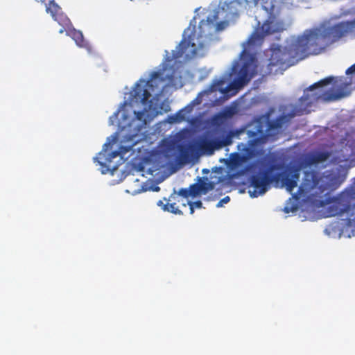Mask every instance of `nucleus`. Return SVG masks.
<instances>
[{
	"mask_svg": "<svg viewBox=\"0 0 355 355\" xmlns=\"http://www.w3.org/2000/svg\"><path fill=\"white\" fill-rule=\"evenodd\" d=\"M339 150L334 153L328 151H314L311 153H323L327 157L315 164L308 166L302 169L317 174L318 183L313 190L317 194L338 189L347 178V168L355 166V138L353 135H347Z\"/></svg>",
	"mask_w": 355,
	"mask_h": 355,
	"instance_id": "3",
	"label": "nucleus"
},
{
	"mask_svg": "<svg viewBox=\"0 0 355 355\" xmlns=\"http://www.w3.org/2000/svg\"><path fill=\"white\" fill-rule=\"evenodd\" d=\"M200 9V8H196L195 12H197Z\"/></svg>",
	"mask_w": 355,
	"mask_h": 355,
	"instance_id": "28",
	"label": "nucleus"
},
{
	"mask_svg": "<svg viewBox=\"0 0 355 355\" xmlns=\"http://www.w3.org/2000/svg\"><path fill=\"white\" fill-rule=\"evenodd\" d=\"M311 54L303 35L291 36L286 40L284 47L272 44L266 55H270L268 66H278L284 70L293 64V60H301Z\"/></svg>",
	"mask_w": 355,
	"mask_h": 355,
	"instance_id": "6",
	"label": "nucleus"
},
{
	"mask_svg": "<svg viewBox=\"0 0 355 355\" xmlns=\"http://www.w3.org/2000/svg\"><path fill=\"white\" fill-rule=\"evenodd\" d=\"M189 190L190 196L196 197L201 194L198 184H191L189 187Z\"/></svg>",
	"mask_w": 355,
	"mask_h": 355,
	"instance_id": "18",
	"label": "nucleus"
},
{
	"mask_svg": "<svg viewBox=\"0 0 355 355\" xmlns=\"http://www.w3.org/2000/svg\"><path fill=\"white\" fill-rule=\"evenodd\" d=\"M178 194L184 198L190 196L189 190L188 189H180L178 191Z\"/></svg>",
	"mask_w": 355,
	"mask_h": 355,
	"instance_id": "23",
	"label": "nucleus"
},
{
	"mask_svg": "<svg viewBox=\"0 0 355 355\" xmlns=\"http://www.w3.org/2000/svg\"><path fill=\"white\" fill-rule=\"evenodd\" d=\"M235 112L233 108H226L223 110L222 115L225 117H231L234 114Z\"/></svg>",
	"mask_w": 355,
	"mask_h": 355,
	"instance_id": "21",
	"label": "nucleus"
},
{
	"mask_svg": "<svg viewBox=\"0 0 355 355\" xmlns=\"http://www.w3.org/2000/svg\"><path fill=\"white\" fill-rule=\"evenodd\" d=\"M329 80L330 78H327L310 85L304 90L303 96L295 105H285L282 110V114L280 116L274 120L266 119V125L263 129L264 144L277 139L283 128L287 126L294 116L310 112L315 103L334 100L346 94L347 92L340 90L336 93L329 91L328 89Z\"/></svg>",
	"mask_w": 355,
	"mask_h": 355,
	"instance_id": "4",
	"label": "nucleus"
},
{
	"mask_svg": "<svg viewBox=\"0 0 355 355\" xmlns=\"http://www.w3.org/2000/svg\"><path fill=\"white\" fill-rule=\"evenodd\" d=\"M324 233L332 238H340L343 234V230L341 229L338 222H336L329 225L324 230Z\"/></svg>",
	"mask_w": 355,
	"mask_h": 355,
	"instance_id": "14",
	"label": "nucleus"
},
{
	"mask_svg": "<svg viewBox=\"0 0 355 355\" xmlns=\"http://www.w3.org/2000/svg\"><path fill=\"white\" fill-rule=\"evenodd\" d=\"M165 205L166 204H164L162 200H159L157 202V205L158 207H160L163 210H164V207Z\"/></svg>",
	"mask_w": 355,
	"mask_h": 355,
	"instance_id": "25",
	"label": "nucleus"
},
{
	"mask_svg": "<svg viewBox=\"0 0 355 355\" xmlns=\"http://www.w3.org/2000/svg\"><path fill=\"white\" fill-rule=\"evenodd\" d=\"M345 223L347 226H351L353 222L351 219L349 218V219L345 220Z\"/></svg>",
	"mask_w": 355,
	"mask_h": 355,
	"instance_id": "26",
	"label": "nucleus"
},
{
	"mask_svg": "<svg viewBox=\"0 0 355 355\" xmlns=\"http://www.w3.org/2000/svg\"><path fill=\"white\" fill-rule=\"evenodd\" d=\"M302 182L296 193H291L292 196L286 201L284 211L286 214L296 212L301 202H314L313 198L315 189L318 183L317 174L314 172L304 171Z\"/></svg>",
	"mask_w": 355,
	"mask_h": 355,
	"instance_id": "9",
	"label": "nucleus"
},
{
	"mask_svg": "<svg viewBox=\"0 0 355 355\" xmlns=\"http://www.w3.org/2000/svg\"><path fill=\"white\" fill-rule=\"evenodd\" d=\"M189 209H190V213L192 214L194 213V207L192 206L191 203H189Z\"/></svg>",
	"mask_w": 355,
	"mask_h": 355,
	"instance_id": "27",
	"label": "nucleus"
},
{
	"mask_svg": "<svg viewBox=\"0 0 355 355\" xmlns=\"http://www.w3.org/2000/svg\"><path fill=\"white\" fill-rule=\"evenodd\" d=\"M178 141L175 137L164 138L159 142L160 152L166 156H168L174 150L178 149Z\"/></svg>",
	"mask_w": 355,
	"mask_h": 355,
	"instance_id": "13",
	"label": "nucleus"
},
{
	"mask_svg": "<svg viewBox=\"0 0 355 355\" xmlns=\"http://www.w3.org/2000/svg\"><path fill=\"white\" fill-rule=\"evenodd\" d=\"M241 132L242 130H230L225 135L213 139L205 135L200 137L194 142L198 156L202 155H211L215 150L231 145L233 138L239 137Z\"/></svg>",
	"mask_w": 355,
	"mask_h": 355,
	"instance_id": "10",
	"label": "nucleus"
},
{
	"mask_svg": "<svg viewBox=\"0 0 355 355\" xmlns=\"http://www.w3.org/2000/svg\"><path fill=\"white\" fill-rule=\"evenodd\" d=\"M327 157L323 153H306L293 164L283 168L282 164L275 162H261L259 171L249 178L248 193L252 198L264 195L273 182L280 183L288 193L297 186L302 168L312 165Z\"/></svg>",
	"mask_w": 355,
	"mask_h": 355,
	"instance_id": "2",
	"label": "nucleus"
},
{
	"mask_svg": "<svg viewBox=\"0 0 355 355\" xmlns=\"http://www.w3.org/2000/svg\"><path fill=\"white\" fill-rule=\"evenodd\" d=\"M355 33V19L352 21L334 23L325 21L318 27L306 30L303 37L311 54L321 53L327 46L349 33Z\"/></svg>",
	"mask_w": 355,
	"mask_h": 355,
	"instance_id": "5",
	"label": "nucleus"
},
{
	"mask_svg": "<svg viewBox=\"0 0 355 355\" xmlns=\"http://www.w3.org/2000/svg\"><path fill=\"white\" fill-rule=\"evenodd\" d=\"M164 211L178 215L182 214V211L175 206V203H166L164 207Z\"/></svg>",
	"mask_w": 355,
	"mask_h": 355,
	"instance_id": "17",
	"label": "nucleus"
},
{
	"mask_svg": "<svg viewBox=\"0 0 355 355\" xmlns=\"http://www.w3.org/2000/svg\"><path fill=\"white\" fill-rule=\"evenodd\" d=\"M198 71L199 73V80H202L209 76L211 72V69H208L205 67L199 69Z\"/></svg>",
	"mask_w": 355,
	"mask_h": 355,
	"instance_id": "19",
	"label": "nucleus"
},
{
	"mask_svg": "<svg viewBox=\"0 0 355 355\" xmlns=\"http://www.w3.org/2000/svg\"><path fill=\"white\" fill-rule=\"evenodd\" d=\"M192 206L194 207V208H198V209H200L202 207V203L201 201L200 200H198V201H196V202H190Z\"/></svg>",
	"mask_w": 355,
	"mask_h": 355,
	"instance_id": "24",
	"label": "nucleus"
},
{
	"mask_svg": "<svg viewBox=\"0 0 355 355\" xmlns=\"http://www.w3.org/2000/svg\"><path fill=\"white\" fill-rule=\"evenodd\" d=\"M259 1L220 0L218 7L209 13L206 20L202 19L198 28L196 27V17H193L189 26L183 31L182 40L172 50L171 55L165 50L162 62L145 73L131 90L124 94L123 101L109 117L108 125L116 126L117 130L107 138L101 151L94 157L102 174H113L123 164L127 153L139 149L136 146L146 139L147 128L153 119L171 110L169 105L162 101V96L169 88L183 87L184 64L207 53L213 35L224 30L230 21L237 17L239 5L257 6ZM298 1L270 0L261 3V8L266 11L268 18L243 43V51L239 58L232 63L229 74L230 77L235 75L233 80L224 87L227 81L225 78L214 79L187 105L157 123L156 130L162 129L166 123H180L185 121L193 125L199 120L198 117H191V114L194 107L202 103L205 96L216 91L226 96H234L246 85L257 73V53L264 36L284 29V24L273 15L275 8L279 4L293 6Z\"/></svg>",
	"mask_w": 355,
	"mask_h": 355,
	"instance_id": "1",
	"label": "nucleus"
},
{
	"mask_svg": "<svg viewBox=\"0 0 355 355\" xmlns=\"http://www.w3.org/2000/svg\"><path fill=\"white\" fill-rule=\"evenodd\" d=\"M346 75H352L351 77H334V76H329L327 78H324V79L320 80V81H322L327 78H330L329 80V85L328 87V89L331 92L336 93L337 91H343L345 92H347L346 94H345L343 96L338 98L334 100L328 101L327 102L334 101L339 100L340 98H345L348 96L352 89H354V81L353 79L355 77V63L352 64L351 67H349L345 71Z\"/></svg>",
	"mask_w": 355,
	"mask_h": 355,
	"instance_id": "11",
	"label": "nucleus"
},
{
	"mask_svg": "<svg viewBox=\"0 0 355 355\" xmlns=\"http://www.w3.org/2000/svg\"><path fill=\"white\" fill-rule=\"evenodd\" d=\"M160 190V188L155 184L150 183V184H144L141 187H139L138 189H125V192L127 193H130L132 196L137 195L139 193H141V192L147 191H159Z\"/></svg>",
	"mask_w": 355,
	"mask_h": 355,
	"instance_id": "15",
	"label": "nucleus"
},
{
	"mask_svg": "<svg viewBox=\"0 0 355 355\" xmlns=\"http://www.w3.org/2000/svg\"><path fill=\"white\" fill-rule=\"evenodd\" d=\"M198 187L201 194H206L209 191H211L214 188V184L212 182H200L198 183Z\"/></svg>",
	"mask_w": 355,
	"mask_h": 355,
	"instance_id": "16",
	"label": "nucleus"
},
{
	"mask_svg": "<svg viewBox=\"0 0 355 355\" xmlns=\"http://www.w3.org/2000/svg\"><path fill=\"white\" fill-rule=\"evenodd\" d=\"M36 1L45 6L46 13L49 14L53 19L61 26L58 31L59 33L62 34L65 32L66 35L69 36L78 47L86 49L89 55H98L93 50L90 44L85 40L83 33L73 27L69 19L63 13L62 8L54 0Z\"/></svg>",
	"mask_w": 355,
	"mask_h": 355,
	"instance_id": "7",
	"label": "nucleus"
},
{
	"mask_svg": "<svg viewBox=\"0 0 355 355\" xmlns=\"http://www.w3.org/2000/svg\"><path fill=\"white\" fill-rule=\"evenodd\" d=\"M127 181L130 184H132L135 185V187H136L135 189H138L139 187L141 186V185H139V182H140L139 179H138L137 178H135L134 175H128Z\"/></svg>",
	"mask_w": 355,
	"mask_h": 355,
	"instance_id": "20",
	"label": "nucleus"
},
{
	"mask_svg": "<svg viewBox=\"0 0 355 355\" xmlns=\"http://www.w3.org/2000/svg\"><path fill=\"white\" fill-rule=\"evenodd\" d=\"M177 161L180 164H187L198 157L195 143L179 144Z\"/></svg>",
	"mask_w": 355,
	"mask_h": 355,
	"instance_id": "12",
	"label": "nucleus"
},
{
	"mask_svg": "<svg viewBox=\"0 0 355 355\" xmlns=\"http://www.w3.org/2000/svg\"><path fill=\"white\" fill-rule=\"evenodd\" d=\"M266 125V119L258 117L248 123L245 128L237 130H242L239 135L245 132L248 139L246 144L240 143L237 146L238 150L242 154L244 159L254 157L257 155V148L264 145L263 129Z\"/></svg>",
	"mask_w": 355,
	"mask_h": 355,
	"instance_id": "8",
	"label": "nucleus"
},
{
	"mask_svg": "<svg viewBox=\"0 0 355 355\" xmlns=\"http://www.w3.org/2000/svg\"><path fill=\"white\" fill-rule=\"evenodd\" d=\"M230 200V198L229 196L224 197L216 204V207L219 208L223 207L224 204H227Z\"/></svg>",
	"mask_w": 355,
	"mask_h": 355,
	"instance_id": "22",
	"label": "nucleus"
}]
</instances>
